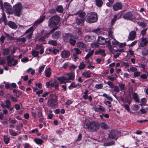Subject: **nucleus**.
<instances>
[{
  "label": "nucleus",
  "instance_id": "f257e3e1",
  "mask_svg": "<svg viewBox=\"0 0 148 148\" xmlns=\"http://www.w3.org/2000/svg\"><path fill=\"white\" fill-rule=\"evenodd\" d=\"M100 127V124L97 121H93L84 123V128L89 132H93L98 130Z\"/></svg>",
  "mask_w": 148,
  "mask_h": 148
},
{
  "label": "nucleus",
  "instance_id": "f03ea898",
  "mask_svg": "<svg viewBox=\"0 0 148 148\" xmlns=\"http://www.w3.org/2000/svg\"><path fill=\"white\" fill-rule=\"evenodd\" d=\"M86 21L89 23L96 22L97 20V14L95 12H92L88 14L86 16Z\"/></svg>",
  "mask_w": 148,
  "mask_h": 148
},
{
  "label": "nucleus",
  "instance_id": "7ed1b4c3",
  "mask_svg": "<svg viewBox=\"0 0 148 148\" xmlns=\"http://www.w3.org/2000/svg\"><path fill=\"white\" fill-rule=\"evenodd\" d=\"M60 20V17L57 15L54 16L50 18L48 21V26L50 28L57 25Z\"/></svg>",
  "mask_w": 148,
  "mask_h": 148
},
{
  "label": "nucleus",
  "instance_id": "20e7f679",
  "mask_svg": "<svg viewBox=\"0 0 148 148\" xmlns=\"http://www.w3.org/2000/svg\"><path fill=\"white\" fill-rule=\"evenodd\" d=\"M23 7L21 3L19 2L13 6V12L15 15L20 16L22 13Z\"/></svg>",
  "mask_w": 148,
  "mask_h": 148
},
{
  "label": "nucleus",
  "instance_id": "39448f33",
  "mask_svg": "<svg viewBox=\"0 0 148 148\" xmlns=\"http://www.w3.org/2000/svg\"><path fill=\"white\" fill-rule=\"evenodd\" d=\"M121 134L120 132L116 130H112L108 134V138L110 139H114L116 140Z\"/></svg>",
  "mask_w": 148,
  "mask_h": 148
},
{
  "label": "nucleus",
  "instance_id": "423d86ee",
  "mask_svg": "<svg viewBox=\"0 0 148 148\" xmlns=\"http://www.w3.org/2000/svg\"><path fill=\"white\" fill-rule=\"evenodd\" d=\"M4 5L7 13L9 14H12L14 12L12 9V7L10 4L7 2H5Z\"/></svg>",
  "mask_w": 148,
  "mask_h": 148
},
{
  "label": "nucleus",
  "instance_id": "0eeeda50",
  "mask_svg": "<svg viewBox=\"0 0 148 148\" xmlns=\"http://www.w3.org/2000/svg\"><path fill=\"white\" fill-rule=\"evenodd\" d=\"M58 103L57 99L56 98L51 99L48 101L47 104L49 106L51 107L55 106Z\"/></svg>",
  "mask_w": 148,
  "mask_h": 148
},
{
  "label": "nucleus",
  "instance_id": "6e6552de",
  "mask_svg": "<svg viewBox=\"0 0 148 148\" xmlns=\"http://www.w3.org/2000/svg\"><path fill=\"white\" fill-rule=\"evenodd\" d=\"M123 17L125 19L129 20H132L134 19L135 17L134 16V14H133L130 12H127L125 13L123 15Z\"/></svg>",
  "mask_w": 148,
  "mask_h": 148
},
{
  "label": "nucleus",
  "instance_id": "1a4fd4ad",
  "mask_svg": "<svg viewBox=\"0 0 148 148\" xmlns=\"http://www.w3.org/2000/svg\"><path fill=\"white\" fill-rule=\"evenodd\" d=\"M136 34L135 31H131L129 33L128 38V40H134L136 36Z\"/></svg>",
  "mask_w": 148,
  "mask_h": 148
},
{
  "label": "nucleus",
  "instance_id": "9d476101",
  "mask_svg": "<svg viewBox=\"0 0 148 148\" xmlns=\"http://www.w3.org/2000/svg\"><path fill=\"white\" fill-rule=\"evenodd\" d=\"M61 57L63 58H68L70 55V52L69 51L64 50L61 53Z\"/></svg>",
  "mask_w": 148,
  "mask_h": 148
},
{
  "label": "nucleus",
  "instance_id": "9b49d317",
  "mask_svg": "<svg viewBox=\"0 0 148 148\" xmlns=\"http://www.w3.org/2000/svg\"><path fill=\"white\" fill-rule=\"evenodd\" d=\"M73 37V36L70 33H66L63 37V40L64 42H66L68 41L69 39H70L71 38Z\"/></svg>",
  "mask_w": 148,
  "mask_h": 148
},
{
  "label": "nucleus",
  "instance_id": "f8f14e48",
  "mask_svg": "<svg viewBox=\"0 0 148 148\" xmlns=\"http://www.w3.org/2000/svg\"><path fill=\"white\" fill-rule=\"evenodd\" d=\"M95 38L94 36H90L87 35L84 38V40L85 41L88 42H93L95 40Z\"/></svg>",
  "mask_w": 148,
  "mask_h": 148
},
{
  "label": "nucleus",
  "instance_id": "ddd939ff",
  "mask_svg": "<svg viewBox=\"0 0 148 148\" xmlns=\"http://www.w3.org/2000/svg\"><path fill=\"white\" fill-rule=\"evenodd\" d=\"M122 5L119 2L115 3L113 6V9L115 11H118L121 10L122 9Z\"/></svg>",
  "mask_w": 148,
  "mask_h": 148
},
{
  "label": "nucleus",
  "instance_id": "4468645a",
  "mask_svg": "<svg viewBox=\"0 0 148 148\" xmlns=\"http://www.w3.org/2000/svg\"><path fill=\"white\" fill-rule=\"evenodd\" d=\"M8 25L10 28L14 29H16L18 27L17 25L15 23L11 21L8 22Z\"/></svg>",
  "mask_w": 148,
  "mask_h": 148
},
{
  "label": "nucleus",
  "instance_id": "2eb2a0df",
  "mask_svg": "<svg viewBox=\"0 0 148 148\" xmlns=\"http://www.w3.org/2000/svg\"><path fill=\"white\" fill-rule=\"evenodd\" d=\"M61 34L60 31H58L53 34L51 36L54 39H57L61 36Z\"/></svg>",
  "mask_w": 148,
  "mask_h": 148
},
{
  "label": "nucleus",
  "instance_id": "dca6fc26",
  "mask_svg": "<svg viewBox=\"0 0 148 148\" xmlns=\"http://www.w3.org/2000/svg\"><path fill=\"white\" fill-rule=\"evenodd\" d=\"M57 79L61 84L65 83L66 82H68V78L63 76H61L58 77Z\"/></svg>",
  "mask_w": 148,
  "mask_h": 148
},
{
  "label": "nucleus",
  "instance_id": "f3484780",
  "mask_svg": "<svg viewBox=\"0 0 148 148\" xmlns=\"http://www.w3.org/2000/svg\"><path fill=\"white\" fill-rule=\"evenodd\" d=\"M97 42L100 45H104L106 43V40L104 38L100 36L98 38Z\"/></svg>",
  "mask_w": 148,
  "mask_h": 148
},
{
  "label": "nucleus",
  "instance_id": "a211bd4d",
  "mask_svg": "<svg viewBox=\"0 0 148 148\" xmlns=\"http://www.w3.org/2000/svg\"><path fill=\"white\" fill-rule=\"evenodd\" d=\"M84 20L83 18H77L75 20V23L77 25H79L81 24H83L84 23Z\"/></svg>",
  "mask_w": 148,
  "mask_h": 148
},
{
  "label": "nucleus",
  "instance_id": "6ab92c4d",
  "mask_svg": "<svg viewBox=\"0 0 148 148\" xmlns=\"http://www.w3.org/2000/svg\"><path fill=\"white\" fill-rule=\"evenodd\" d=\"M133 99L137 102H140V99L138 97V96L137 93L136 92L133 93L132 94Z\"/></svg>",
  "mask_w": 148,
  "mask_h": 148
},
{
  "label": "nucleus",
  "instance_id": "aec40b11",
  "mask_svg": "<svg viewBox=\"0 0 148 148\" xmlns=\"http://www.w3.org/2000/svg\"><path fill=\"white\" fill-rule=\"evenodd\" d=\"M82 75L85 78H89L91 77V73H90L89 71H88L82 73Z\"/></svg>",
  "mask_w": 148,
  "mask_h": 148
},
{
  "label": "nucleus",
  "instance_id": "412c9836",
  "mask_svg": "<svg viewBox=\"0 0 148 148\" xmlns=\"http://www.w3.org/2000/svg\"><path fill=\"white\" fill-rule=\"evenodd\" d=\"M77 46L79 48H84L86 47V45L83 42H79L77 43Z\"/></svg>",
  "mask_w": 148,
  "mask_h": 148
},
{
  "label": "nucleus",
  "instance_id": "4be33fe9",
  "mask_svg": "<svg viewBox=\"0 0 148 148\" xmlns=\"http://www.w3.org/2000/svg\"><path fill=\"white\" fill-rule=\"evenodd\" d=\"M95 54L96 55L99 54L103 56H106L104 50H103L99 49L95 52Z\"/></svg>",
  "mask_w": 148,
  "mask_h": 148
},
{
  "label": "nucleus",
  "instance_id": "5701e85b",
  "mask_svg": "<svg viewBox=\"0 0 148 148\" xmlns=\"http://www.w3.org/2000/svg\"><path fill=\"white\" fill-rule=\"evenodd\" d=\"M100 126L104 130H108L109 128V126L105 122H102L100 124Z\"/></svg>",
  "mask_w": 148,
  "mask_h": 148
},
{
  "label": "nucleus",
  "instance_id": "b1692460",
  "mask_svg": "<svg viewBox=\"0 0 148 148\" xmlns=\"http://www.w3.org/2000/svg\"><path fill=\"white\" fill-rule=\"evenodd\" d=\"M45 16L40 17V18L35 22V25H37L42 22L45 19Z\"/></svg>",
  "mask_w": 148,
  "mask_h": 148
},
{
  "label": "nucleus",
  "instance_id": "393cba45",
  "mask_svg": "<svg viewBox=\"0 0 148 148\" xmlns=\"http://www.w3.org/2000/svg\"><path fill=\"white\" fill-rule=\"evenodd\" d=\"M45 75L46 77H49L51 75V69L50 68H48L45 71Z\"/></svg>",
  "mask_w": 148,
  "mask_h": 148
},
{
  "label": "nucleus",
  "instance_id": "a878e982",
  "mask_svg": "<svg viewBox=\"0 0 148 148\" xmlns=\"http://www.w3.org/2000/svg\"><path fill=\"white\" fill-rule=\"evenodd\" d=\"M115 144V142L114 141H112L110 142L104 143L103 144V145L104 146L107 147L114 145Z\"/></svg>",
  "mask_w": 148,
  "mask_h": 148
},
{
  "label": "nucleus",
  "instance_id": "bb28decb",
  "mask_svg": "<svg viewBox=\"0 0 148 148\" xmlns=\"http://www.w3.org/2000/svg\"><path fill=\"white\" fill-rule=\"evenodd\" d=\"M56 11L59 13H62L64 10L63 7L62 5H58L56 8Z\"/></svg>",
  "mask_w": 148,
  "mask_h": 148
},
{
  "label": "nucleus",
  "instance_id": "cd10ccee",
  "mask_svg": "<svg viewBox=\"0 0 148 148\" xmlns=\"http://www.w3.org/2000/svg\"><path fill=\"white\" fill-rule=\"evenodd\" d=\"M66 75H67L69 78H68V80H73L74 79L75 77L74 74L73 73H69L67 74Z\"/></svg>",
  "mask_w": 148,
  "mask_h": 148
},
{
  "label": "nucleus",
  "instance_id": "c85d7f7f",
  "mask_svg": "<svg viewBox=\"0 0 148 148\" xmlns=\"http://www.w3.org/2000/svg\"><path fill=\"white\" fill-rule=\"evenodd\" d=\"M77 14L78 15L79 17L82 18H84L86 15V13L84 12L80 11H78L77 12Z\"/></svg>",
  "mask_w": 148,
  "mask_h": 148
},
{
  "label": "nucleus",
  "instance_id": "c756f323",
  "mask_svg": "<svg viewBox=\"0 0 148 148\" xmlns=\"http://www.w3.org/2000/svg\"><path fill=\"white\" fill-rule=\"evenodd\" d=\"M34 30V29L33 26L29 28L25 32V34H27L28 33L33 34V32Z\"/></svg>",
  "mask_w": 148,
  "mask_h": 148
},
{
  "label": "nucleus",
  "instance_id": "7c9ffc66",
  "mask_svg": "<svg viewBox=\"0 0 148 148\" xmlns=\"http://www.w3.org/2000/svg\"><path fill=\"white\" fill-rule=\"evenodd\" d=\"M96 5L98 7H101L103 4L102 0H95Z\"/></svg>",
  "mask_w": 148,
  "mask_h": 148
},
{
  "label": "nucleus",
  "instance_id": "2f4dec72",
  "mask_svg": "<svg viewBox=\"0 0 148 148\" xmlns=\"http://www.w3.org/2000/svg\"><path fill=\"white\" fill-rule=\"evenodd\" d=\"M94 52V51L93 50H90L85 57V59H88V58L93 55Z\"/></svg>",
  "mask_w": 148,
  "mask_h": 148
},
{
  "label": "nucleus",
  "instance_id": "473e14b6",
  "mask_svg": "<svg viewBox=\"0 0 148 148\" xmlns=\"http://www.w3.org/2000/svg\"><path fill=\"white\" fill-rule=\"evenodd\" d=\"M148 41L145 38H142L141 41V47H143L144 46L146 45L148 43Z\"/></svg>",
  "mask_w": 148,
  "mask_h": 148
},
{
  "label": "nucleus",
  "instance_id": "72a5a7b5",
  "mask_svg": "<svg viewBox=\"0 0 148 148\" xmlns=\"http://www.w3.org/2000/svg\"><path fill=\"white\" fill-rule=\"evenodd\" d=\"M48 43L54 46H56L58 45V43L56 40H50L49 41H48Z\"/></svg>",
  "mask_w": 148,
  "mask_h": 148
},
{
  "label": "nucleus",
  "instance_id": "f704fd0d",
  "mask_svg": "<svg viewBox=\"0 0 148 148\" xmlns=\"http://www.w3.org/2000/svg\"><path fill=\"white\" fill-rule=\"evenodd\" d=\"M34 142L38 145H41L43 143V140L40 139L35 138L34 139Z\"/></svg>",
  "mask_w": 148,
  "mask_h": 148
},
{
  "label": "nucleus",
  "instance_id": "c9c22d12",
  "mask_svg": "<svg viewBox=\"0 0 148 148\" xmlns=\"http://www.w3.org/2000/svg\"><path fill=\"white\" fill-rule=\"evenodd\" d=\"M7 59L8 64H11L13 61L14 60V59L13 58H12L10 55L7 57Z\"/></svg>",
  "mask_w": 148,
  "mask_h": 148
},
{
  "label": "nucleus",
  "instance_id": "e433bc0d",
  "mask_svg": "<svg viewBox=\"0 0 148 148\" xmlns=\"http://www.w3.org/2000/svg\"><path fill=\"white\" fill-rule=\"evenodd\" d=\"M73 37H71L69 39V42L70 44L73 46H74L76 44V41L75 40L73 39Z\"/></svg>",
  "mask_w": 148,
  "mask_h": 148
},
{
  "label": "nucleus",
  "instance_id": "4c0bfd02",
  "mask_svg": "<svg viewBox=\"0 0 148 148\" xmlns=\"http://www.w3.org/2000/svg\"><path fill=\"white\" fill-rule=\"evenodd\" d=\"M9 132L10 134L12 136H16L17 135V134L16 132H15L12 129H10Z\"/></svg>",
  "mask_w": 148,
  "mask_h": 148
},
{
  "label": "nucleus",
  "instance_id": "58836bf2",
  "mask_svg": "<svg viewBox=\"0 0 148 148\" xmlns=\"http://www.w3.org/2000/svg\"><path fill=\"white\" fill-rule=\"evenodd\" d=\"M5 107L8 108H9L11 106V102L10 100H7L5 101Z\"/></svg>",
  "mask_w": 148,
  "mask_h": 148
},
{
  "label": "nucleus",
  "instance_id": "ea45409f",
  "mask_svg": "<svg viewBox=\"0 0 148 148\" xmlns=\"http://www.w3.org/2000/svg\"><path fill=\"white\" fill-rule=\"evenodd\" d=\"M32 55L35 57H38L39 52L38 51H36L34 50H33L32 51Z\"/></svg>",
  "mask_w": 148,
  "mask_h": 148
},
{
  "label": "nucleus",
  "instance_id": "a19ab883",
  "mask_svg": "<svg viewBox=\"0 0 148 148\" xmlns=\"http://www.w3.org/2000/svg\"><path fill=\"white\" fill-rule=\"evenodd\" d=\"M137 23L139 26H140L143 28L147 26L146 24V23L142 22H137Z\"/></svg>",
  "mask_w": 148,
  "mask_h": 148
},
{
  "label": "nucleus",
  "instance_id": "79ce46f5",
  "mask_svg": "<svg viewBox=\"0 0 148 148\" xmlns=\"http://www.w3.org/2000/svg\"><path fill=\"white\" fill-rule=\"evenodd\" d=\"M103 85L102 84H96L95 86V88L97 89H101L103 87Z\"/></svg>",
  "mask_w": 148,
  "mask_h": 148
},
{
  "label": "nucleus",
  "instance_id": "37998d69",
  "mask_svg": "<svg viewBox=\"0 0 148 148\" xmlns=\"http://www.w3.org/2000/svg\"><path fill=\"white\" fill-rule=\"evenodd\" d=\"M46 85L47 87H53V82H47L46 83Z\"/></svg>",
  "mask_w": 148,
  "mask_h": 148
},
{
  "label": "nucleus",
  "instance_id": "c03bdc74",
  "mask_svg": "<svg viewBox=\"0 0 148 148\" xmlns=\"http://www.w3.org/2000/svg\"><path fill=\"white\" fill-rule=\"evenodd\" d=\"M10 139V138L7 136H4V140L5 144H7L9 142Z\"/></svg>",
  "mask_w": 148,
  "mask_h": 148
},
{
  "label": "nucleus",
  "instance_id": "a18cd8bd",
  "mask_svg": "<svg viewBox=\"0 0 148 148\" xmlns=\"http://www.w3.org/2000/svg\"><path fill=\"white\" fill-rule=\"evenodd\" d=\"M18 42H25L26 41V39L25 37H23L21 38H18L16 40Z\"/></svg>",
  "mask_w": 148,
  "mask_h": 148
},
{
  "label": "nucleus",
  "instance_id": "49530a36",
  "mask_svg": "<svg viewBox=\"0 0 148 148\" xmlns=\"http://www.w3.org/2000/svg\"><path fill=\"white\" fill-rule=\"evenodd\" d=\"M107 83L111 88L112 89L114 87L115 85L112 82L108 81L107 82Z\"/></svg>",
  "mask_w": 148,
  "mask_h": 148
},
{
  "label": "nucleus",
  "instance_id": "de8ad7c7",
  "mask_svg": "<svg viewBox=\"0 0 148 148\" xmlns=\"http://www.w3.org/2000/svg\"><path fill=\"white\" fill-rule=\"evenodd\" d=\"M122 106L125 108L126 110L128 112H129L130 111V109L128 104H124L122 105Z\"/></svg>",
  "mask_w": 148,
  "mask_h": 148
},
{
  "label": "nucleus",
  "instance_id": "09e8293b",
  "mask_svg": "<svg viewBox=\"0 0 148 148\" xmlns=\"http://www.w3.org/2000/svg\"><path fill=\"white\" fill-rule=\"evenodd\" d=\"M78 59L77 55L76 53H74L73 57V60L75 62H76L77 59Z\"/></svg>",
  "mask_w": 148,
  "mask_h": 148
},
{
  "label": "nucleus",
  "instance_id": "8fccbe9b",
  "mask_svg": "<svg viewBox=\"0 0 148 148\" xmlns=\"http://www.w3.org/2000/svg\"><path fill=\"white\" fill-rule=\"evenodd\" d=\"M27 72L28 73H30L32 75H33L35 73V71L31 68H29L27 70Z\"/></svg>",
  "mask_w": 148,
  "mask_h": 148
},
{
  "label": "nucleus",
  "instance_id": "3c124183",
  "mask_svg": "<svg viewBox=\"0 0 148 148\" xmlns=\"http://www.w3.org/2000/svg\"><path fill=\"white\" fill-rule=\"evenodd\" d=\"M92 31L94 33H96L97 34H99L101 32L100 29L99 28H97L92 30Z\"/></svg>",
  "mask_w": 148,
  "mask_h": 148
},
{
  "label": "nucleus",
  "instance_id": "603ef678",
  "mask_svg": "<svg viewBox=\"0 0 148 148\" xmlns=\"http://www.w3.org/2000/svg\"><path fill=\"white\" fill-rule=\"evenodd\" d=\"M140 103L141 104V106H142V105H145L146 103V98H144L141 99L140 100Z\"/></svg>",
  "mask_w": 148,
  "mask_h": 148
},
{
  "label": "nucleus",
  "instance_id": "864d4df0",
  "mask_svg": "<svg viewBox=\"0 0 148 148\" xmlns=\"http://www.w3.org/2000/svg\"><path fill=\"white\" fill-rule=\"evenodd\" d=\"M45 68V66L44 65H42L41 66H40L39 67V69L38 70V73L41 74V72L42 71L44 70V68Z\"/></svg>",
  "mask_w": 148,
  "mask_h": 148
},
{
  "label": "nucleus",
  "instance_id": "5fc2aeb1",
  "mask_svg": "<svg viewBox=\"0 0 148 148\" xmlns=\"http://www.w3.org/2000/svg\"><path fill=\"white\" fill-rule=\"evenodd\" d=\"M139 106L138 105H134L133 106V110H134L136 111L139 109Z\"/></svg>",
  "mask_w": 148,
  "mask_h": 148
},
{
  "label": "nucleus",
  "instance_id": "6e6d98bb",
  "mask_svg": "<svg viewBox=\"0 0 148 148\" xmlns=\"http://www.w3.org/2000/svg\"><path fill=\"white\" fill-rule=\"evenodd\" d=\"M142 53L144 56H146L148 54V49H144L142 51Z\"/></svg>",
  "mask_w": 148,
  "mask_h": 148
},
{
  "label": "nucleus",
  "instance_id": "4d7b16f0",
  "mask_svg": "<svg viewBox=\"0 0 148 148\" xmlns=\"http://www.w3.org/2000/svg\"><path fill=\"white\" fill-rule=\"evenodd\" d=\"M75 82H72L69 86V89H71L73 88H75Z\"/></svg>",
  "mask_w": 148,
  "mask_h": 148
},
{
  "label": "nucleus",
  "instance_id": "13d9d810",
  "mask_svg": "<svg viewBox=\"0 0 148 148\" xmlns=\"http://www.w3.org/2000/svg\"><path fill=\"white\" fill-rule=\"evenodd\" d=\"M119 15V14H117V15H115L114 16V17L113 19H112L111 21V23L112 24H114V23L115 22V21L117 19V16H118Z\"/></svg>",
  "mask_w": 148,
  "mask_h": 148
},
{
  "label": "nucleus",
  "instance_id": "bf43d9fd",
  "mask_svg": "<svg viewBox=\"0 0 148 148\" xmlns=\"http://www.w3.org/2000/svg\"><path fill=\"white\" fill-rule=\"evenodd\" d=\"M119 86L121 90H123L125 89V85L123 84H119Z\"/></svg>",
  "mask_w": 148,
  "mask_h": 148
},
{
  "label": "nucleus",
  "instance_id": "052dcab7",
  "mask_svg": "<svg viewBox=\"0 0 148 148\" xmlns=\"http://www.w3.org/2000/svg\"><path fill=\"white\" fill-rule=\"evenodd\" d=\"M9 49H6L3 50V54L4 55H8L9 53Z\"/></svg>",
  "mask_w": 148,
  "mask_h": 148
},
{
  "label": "nucleus",
  "instance_id": "680f3d73",
  "mask_svg": "<svg viewBox=\"0 0 148 148\" xmlns=\"http://www.w3.org/2000/svg\"><path fill=\"white\" fill-rule=\"evenodd\" d=\"M137 41L135 40L133 42L130 44L128 45V46H129V48L130 47H132L133 46H134L137 43Z\"/></svg>",
  "mask_w": 148,
  "mask_h": 148
},
{
  "label": "nucleus",
  "instance_id": "e2e57ef3",
  "mask_svg": "<svg viewBox=\"0 0 148 148\" xmlns=\"http://www.w3.org/2000/svg\"><path fill=\"white\" fill-rule=\"evenodd\" d=\"M22 92L19 90H18L16 95V96L17 97H19L22 94Z\"/></svg>",
  "mask_w": 148,
  "mask_h": 148
},
{
  "label": "nucleus",
  "instance_id": "0e129e2a",
  "mask_svg": "<svg viewBox=\"0 0 148 148\" xmlns=\"http://www.w3.org/2000/svg\"><path fill=\"white\" fill-rule=\"evenodd\" d=\"M147 28H145L142 30L140 32V34L142 36H144L146 34Z\"/></svg>",
  "mask_w": 148,
  "mask_h": 148
},
{
  "label": "nucleus",
  "instance_id": "69168bd1",
  "mask_svg": "<svg viewBox=\"0 0 148 148\" xmlns=\"http://www.w3.org/2000/svg\"><path fill=\"white\" fill-rule=\"evenodd\" d=\"M134 16H135V17L134 18V19L136 20H139L141 19L140 16L138 14H136L135 15H134Z\"/></svg>",
  "mask_w": 148,
  "mask_h": 148
},
{
  "label": "nucleus",
  "instance_id": "338daca9",
  "mask_svg": "<svg viewBox=\"0 0 148 148\" xmlns=\"http://www.w3.org/2000/svg\"><path fill=\"white\" fill-rule=\"evenodd\" d=\"M58 28V26H55V27L52 28L49 32V33H50V34L53 33L55 31L57 30Z\"/></svg>",
  "mask_w": 148,
  "mask_h": 148
},
{
  "label": "nucleus",
  "instance_id": "774afa93",
  "mask_svg": "<svg viewBox=\"0 0 148 148\" xmlns=\"http://www.w3.org/2000/svg\"><path fill=\"white\" fill-rule=\"evenodd\" d=\"M11 100L14 102H17L18 101L17 98L14 96L11 97Z\"/></svg>",
  "mask_w": 148,
  "mask_h": 148
}]
</instances>
